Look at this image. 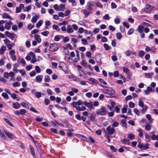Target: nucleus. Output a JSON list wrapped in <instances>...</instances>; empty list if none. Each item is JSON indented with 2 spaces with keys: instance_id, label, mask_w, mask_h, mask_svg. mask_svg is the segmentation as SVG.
<instances>
[{
  "instance_id": "1",
  "label": "nucleus",
  "mask_w": 158,
  "mask_h": 158,
  "mask_svg": "<svg viewBox=\"0 0 158 158\" xmlns=\"http://www.w3.org/2000/svg\"><path fill=\"white\" fill-rule=\"evenodd\" d=\"M107 109L104 107H102L101 108L97 110L96 111L97 114H99L101 115H105L108 113Z\"/></svg>"
},
{
  "instance_id": "2",
  "label": "nucleus",
  "mask_w": 158,
  "mask_h": 158,
  "mask_svg": "<svg viewBox=\"0 0 158 158\" xmlns=\"http://www.w3.org/2000/svg\"><path fill=\"white\" fill-rule=\"evenodd\" d=\"M95 4V2L94 1L88 2L86 6V9L91 12L93 10L92 6H94Z\"/></svg>"
},
{
  "instance_id": "3",
  "label": "nucleus",
  "mask_w": 158,
  "mask_h": 158,
  "mask_svg": "<svg viewBox=\"0 0 158 158\" xmlns=\"http://www.w3.org/2000/svg\"><path fill=\"white\" fill-rule=\"evenodd\" d=\"M58 48L56 43L51 44L49 47V50L51 51H57Z\"/></svg>"
},
{
  "instance_id": "4",
  "label": "nucleus",
  "mask_w": 158,
  "mask_h": 158,
  "mask_svg": "<svg viewBox=\"0 0 158 158\" xmlns=\"http://www.w3.org/2000/svg\"><path fill=\"white\" fill-rule=\"evenodd\" d=\"M59 67L61 70L64 71H67L68 69L67 65L64 62L60 63L59 64Z\"/></svg>"
},
{
  "instance_id": "5",
  "label": "nucleus",
  "mask_w": 158,
  "mask_h": 158,
  "mask_svg": "<svg viewBox=\"0 0 158 158\" xmlns=\"http://www.w3.org/2000/svg\"><path fill=\"white\" fill-rule=\"evenodd\" d=\"M153 8V7L149 4H147L145 8L144 11L146 13H148L150 12Z\"/></svg>"
},
{
  "instance_id": "6",
  "label": "nucleus",
  "mask_w": 158,
  "mask_h": 158,
  "mask_svg": "<svg viewBox=\"0 0 158 158\" xmlns=\"http://www.w3.org/2000/svg\"><path fill=\"white\" fill-rule=\"evenodd\" d=\"M106 130L108 133L109 135L113 134L115 132V129L114 128L111 127L110 126H108L106 128Z\"/></svg>"
},
{
  "instance_id": "7",
  "label": "nucleus",
  "mask_w": 158,
  "mask_h": 158,
  "mask_svg": "<svg viewBox=\"0 0 158 158\" xmlns=\"http://www.w3.org/2000/svg\"><path fill=\"white\" fill-rule=\"evenodd\" d=\"M26 110L24 109H21L19 110H16L14 112V114L17 115H19L21 114L23 115L26 113Z\"/></svg>"
},
{
  "instance_id": "8",
  "label": "nucleus",
  "mask_w": 158,
  "mask_h": 158,
  "mask_svg": "<svg viewBox=\"0 0 158 158\" xmlns=\"http://www.w3.org/2000/svg\"><path fill=\"white\" fill-rule=\"evenodd\" d=\"M103 92L105 94H108V95H113L115 93V91L113 89H104L103 90Z\"/></svg>"
},
{
  "instance_id": "9",
  "label": "nucleus",
  "mask_w": 158,
  "mask_h": 158,
  "mask_svg": "<svg viewBox=\"0 0 158 158\" xmlns=\"http://www.w3.org/2000/svg\"><path fill=\"white\" fill-rule=\"evenodd\" d=\"M43 76L41 75H39L36 76L35 79V81L37 83H41L42 81Z\"/></svg>"
},
{
  "instance_id": "10",
  "label": "nucleus",
  "mask_w": 158,
  "mask_h": 158,
  "mask_svg": "<svg viewBox=\"0 0 158 158\" xmlns=\"http://www.w3.org/2000/svg\"><path fill=\"white\" fill-rule=\"evenodd\" d=\"M12 24V23L10 21L6 23L5 26V28L7 30L9 29L11 27Z\"/></svg>"
},
{
  "instance_id": "11",
  "label": "nucleus",
  "mask_w": 158,
  "mask_h": 158,
  "mask_svg": "<svg viewBox=\"0 0 158 158\" xmlns=\"http://www.w3.org/2000/svg\"><path fill=\"white\" fill-rule=\"evenodd\" d=\"M72 27L71 25H68L67 29V31L68 33H72L73 32V30Z\"/></svg>"
},
{
  "instance_id": "12",
  "label": "nucleus",
  "mask_w": 158,
  "mask_h": 158,
  "mask_svg": "<svg viewBox=\"0 0 158 158\" xmlns=\"http://www.w3.org/2000/svg\"><path fill=\"white\" fill-rule=\"evenodd\" d=\"M91 11H89V10L86 9H84L83 10V13L85 15V18H87V16L91 13Z\"/></svg>"
},
{
  "instance_id": "13",
  "label": "nucleus",
  "mask_w": 158,
  "mask_h": 158,
  "mask_svg": "<svg viewBox=\"0 0 158 158\" xmlns=\"http://www.w3.org/2000/svg\"><path fill=\"white\" fill-rule=\"evenodd\" d=\"M12 105L14 108L16 109H18L20 106V104L17 102L13 103Z\"/></svg>"
},
{
  "instance_id": "14",
  "label": "nucleus",
  "mask_w": 158,
  "mask_h": 158,
  "mask_svg": "<svg viewBox=\"0 0 158 158\" xmlns=\"http://www.w3.org/2000/svg\"><path fill=\"white\" fill-rule=\"evenodd\" d=\"M83 102L81 101V100H79L77 102H73L72 103V105H74L75 104V105H81L83 104Z\"/></svg>"
},
{
  "instance_id": "15",
  "label": "nucleus",
  "mask_w": 158,
  "mask_h": 158,
  "mask_svg": "<svg viewBox=\"0 0 158 158\" xmlns=\"http://www.w3.org/2000/svg\"><path fill=\"white\" fill-rule=\"evenodd\" d=\"M21 104L23 107L25 108H27L28 109H29V105H30V104L28 102H22L21 103Z\"/></svg>"
},
{
  "instance_id": "16",
  "label": "nucleus",
  "mask_w": 158,
  "mask_h": 158,
  "mask_svg": "<svg viewBox=\"0 0 158 158\" xmlns=\"http://www.w3.org/2000/svg\"><path fill=\"white\" fill-rule=\"evenodd\" d=\"M96 117V114L94 113H92L89 116L90 120L92 122H94Z\"/></svg>"
},
{
  "instance_id": "17",
  "label": "nucleus",
  "mask_w": 158,
  "mask_h": 158,
  "mask_svg": "<svg viewBox=\"0 0 158 158\" xmlns=\"http://www.w3.org/2000/svg\"><path fill=\"white\" fill-rule=\"evenodd\" d=\"M77 136L79 138L82 139V140L85 141L86 142H88L87 140L88 138L85 137L83 136V135H80V134H77Z\"/></svg>"
},
{
  "instance_id": "18",
  "label": "nucleus",
  "mask_w": 158,
  "mask_h": 158,
  "mask_svg": "<svg viewBox=\"0 0 158 158\" xmlns=\"http://www.w3.org/2000/svg\"><path fill=\"white\" fill-rule=\"evenodd\" d=\"M29 147L31 154L34 157H35V153L33 147L31 145H30Z\"/></svg>"
},
{
  "instance_id": "19",
  "label": "nucleus",
  "mask_w": 158,
  "mask_h": 158,
  "mask_svg": "<svg viewBox=\"0 0 158 158\" xmlns=\"http://www.w3.org/2000/svg\"><path fill=\"white\" fill-rule=\"evenodd\" d=\"M143 26L142 25H140L138 27L137 30L139 32H141L142 31H143Z\"/></svg>"
},
{
  "instance_id": "20",
  "label": "nucleus",
  "mask_w": 158,
  "mask_h": 158,
  "mask_svg": "<svg viewBox=\"0 0 158 158\" xmlns=\"http://www.w3.org/2000/svg\"><path fill=\"white\" fill-rule=\"evenodd\" d=\"M6 135V136H7L9 138V139H12L13 137V135L11 133L8 131H5Z\"/></svg>"
},
{
  "instance_id": "21",
  "label": "nucleus",
  "mask_w": 158,
  "mask_h": 158,
  "mask_svg": "<svg viewBox=\"0 0 158 158\" xmlns=\"http://www.w3.org/2000/svg\"><path fill=\"white\" fill-rule=\"evenodd\" d=\"M45 29H48L49 28L48 26L51 25V23L49 21L46 20L45 22Z\"/></svg>"
},
{
  "instance_id": "22",
  "label": "nucleus",
  "mask_w": 158,
  "mask_h": 158,
  "mask_svg": "<svg viewBox=\"0 0 158 158\" xmlns=\"http://www.w3.org/2000/svg\"><path fill=\"white\" fill-rule=\"evenodd\" d=\"M152 126L149 123H147L145 125V129L147 131H150L151 129Z\"/></svg>"
},
{
  "instance_id": "23",
  "label": "nucleus",
  "mask_w": 158,
  "mask_h": 158,
  "mask_svg": "<svg viewBox=\"0 0 158 158\" xmlns=\"http://www.w3.org/2000/svg\"><path fill=\"white\" fill-rule=\"evenodd\" d=\"M0 136L1 138H3L4 140H6L7 139V137L5 136L4 133L2 130L0 131Z\"/></svg>"
},
{
  "instance_id": "24",
  "label": "nucleus",
  "mask_w": 158,
  "mask_h": 158,
  "mask_svg": "<svg viewBox=\"0 0 158 158\" xmlns=\"http://www.w3.org/2000/svg\"><path fill=\"white\" fill-rule=\"evenodd\" d=\"M38 18L39 17L38 16L36 15H35V16H33L31 19V22L33 23H35L37 21Z\"/></svg>"
},
{
  "instance_id": "25",
  "label": "nucleus",
  "mask_w": 158,
  "mask_h": 158,
  "mask_svg": "<svg viewBox=\"0 0 158 158\" xmlns=\"http://www.w3.org/2000/svg\"><path fill=\"white\" fill-rule=\"evenodd\" d=\"M40 35H36L34 36V38L35 40H36V41L39 43H40L41 42V40L40 38Z\"/></svg>"
},
{
  "instance_id": "26",
  "label": "nucleus",
  "mask_w": 158,
  "mask_h": 158,
  "mask_svg": "<svg viewBox=\"0 0 158 158\" xmlns=\"http://www.w3.org/2000/svg\"><path fill=\"white\" fill-rule=\"evenodd\" d=\"M123 71L126 73V74L127 75H129L130 73V70L125 67H124L123 68Z\"/></svg>"
},
{
  "instance_id": "27",
  "label": "nucleus",
  "mask_w": 158,
  "mask_h": 158,
  "mask_svg": "<svg viewBox=\"0 0 158 158\" xmlns=\"http://www.w3.org/2000/svg\"><path fill=\"white\" fill-rule=\"evenodd\" d=\"M2 18H3L8 19H12L10 16L7 13H5L4 14Z\"/></svg>"
},
{
  "instance_id": "28",
  "label": "nucleus",
  "mask_w": 158,
  "mask_h": 158,
  "mask_svg": "<svg viewBox=\"0 0 158 158\" xmlns=\"http://www.w3.org/2000/svg\"><path fill=\"white\" fill-rule=\"evenodd\" d=\"M144 75L146 77L150 78L153 76V73H145Z\"/></svg>"
},
{
  "instance_id": "29",
  "label": "nucleus",
  "mask_w": 158,
  "mask_h": 158,
  "mask_svg": "<svg viewBox=\"0 0 158 158\" xmlns=\"http://www.w3.org/2000/svg\"><path fill=\"white\" fill-rule=\"evenodd\" d=\"M17 62L19 63L22 64H25V62L23 59L19 58L17 60Z\"/></svg>"
},
{
  "instance_id": "30",
  "label": "nucleus",
  "mask_w": 158,
  "mask_h": 158,
  "mask_svg": "<svg viewBox=\"0 0 158 158\" xmlns=\"http://www.w3.org/2000/svg\"><path fill=\"white\" fill-rule=\"evenodd\" d=\"M65 9V6L64 4H61L59 6V11H62L64 10Z\"/></svg>"
},
{
  "instance_id": "31",
  "label": "nucleus",
  "mask_w": 158,
  "mask_h": 158,
  "mask_svg": "<svg viewBox=\"0 0 158 158\" xmlns=\"http://www.w3.org/2000/svg\"><path fill=\"white\" fill-rule=\"evenodd\" d=\"M127 106H124L123 108L121 109V112L122 113H125L127 112Z\"/></svg>"
},
{
  "instance_id": "32",
  "label": "nucleus",
  "mask_w": 158,
  "mask_h": 158,
  "mask_svg": "<svg viewBox=\"0 0 158 158\" xmlns=\"http://www.w3.org/2000/svg\"><path fill=\"white\" fill-rule=\"evenodd\" d=\"M43 22V21L42 20H40L36 24V26L37 27L39 28L41 26Z\"/></svg>"
},
{
  "instance_id": "33",
  "label": "nucleus",
  "mask_w": 158,
  "mask_h": 158,
  "mask_svg": "<svg viewBox=\"0 0 158 158\" xmlns=\"http://www.w3.org/2000/svg\"><path fill=\"white\" fill-rule=\"evenodd\" d=\"M103 46L106 50L110 49L111 48L110 46H109L108 44H104L103 45Z\"/></svg>"
},
{
  "instance_id": "34",
  "label": "nucleus",
  "mask_w": 158,
  "mask_h": 158,
  "mask_svg": "<svg viewBox=\"0 0 158 158\" xmlns=\"http://www.w3.org/2000/svg\"><path fill=\"white\" fill-rule=\"evenodd\" d=\"M146 117L147 119L148 120V121L149 123H152V119L150 115L149 114H147L146 115Z\"/></svg>"
},
{
  "instance_id": "35",
  "label": "nucleus",
  "mask_w": 158,
  "mask_h": 158,
  "mask_svg": "<svg viewBox=\"0 0 158 158\" xmlns=\"http://www.w3.org/2000/svg\"><path fill=\"white\" fill-rule=\"evenodd\" d=\"M126 120L125 119H122L121 121V123L122 124L123 126H124L126 127H127V124L126 123Z\"/></svg>"
},
{
  "instance_id": "36",
  "label": "nucleus",
  "mask_w": 158,
  "mask_h": 158,
  "mask_svg": "<svg viewBox=\"0 0 158 158\" xmlns=\"http://www.w3.org/2000/svg\"><path fill=\"white\" fill-rule=\"evenodd\" d=\"M50 77L48 75H46L44 76V81L45 82H48L50 81Z\"/></svg>"
},
{
  "instance_id": "37",
  "label": "nucleus",
  "mask_w": 158,
  "mask_h": 158,
  "mask_svg": "<svg viewBox=\"0 0 158 158\" xmlns=\"http://www.w3.org/2000/svg\"><path fill=\"white\" fill-rule=\"evenodd\" d=\"M52 28L53 29L56 30L57 31H59L60 30V29L59 28L58 26L55 24H53L52 25Z\"/></svg>"
},
{
  "instance_id": "38",
  "label": "nucleus",
  "mask_w": 158,
  "mask_h": 158,
  "mask_svg": "<svg viewBox=\"0 0 158 158\" xmlns=\"http://www.w3.org/2000/svg\"><path fill=\"white\" fill-rule=\"evenodd\" d=\"M134 31V29L133 28H131L128 30L127 34L128 35H131L133 33Z\"/></svg>"
},
{
  "instance_id": "39",
  "label": "nucleus",
  "mask_w": 158,
  "mask_h": 158,
  "mask_svg": "<svg viewBox=\"0 0 158 158\" xmlns=\"http://www.w3.org/2000/svg\"><path fill=\"white\" fill-rule=\"evenodd\" d=\"M143 108V109L141 110V112L142 114H144L147 109L148 106L146 105H145L144 107Z\"/></svg>"
},
{
  "instance_id": "40",
  "label": "nucleus",
  "mask_w": 158,
  "mask_h": 158,
  "mask_svg": "<svg viewBox=\"0 0 158 158\" xmlns=\"http://www.w3.org/2000/svg\"><path fill=\"white\" fill-rule=\"evenodd\" d=\"M5 121L8 124L12 127L13 126V125L12 123L9 121V120L7 118H5L4 119Z\"/></svg>"
},
{
  "instance_id": "41",
  "label": "nucleus",
  "mask_w": 158,
  "mask_h": 158,
  "mask_svg": "<svg viewBox=\"0 0 158 158\" xmlns=\"http://www.w3.org/2000/svg\"><path fill=\"white\" fill-rule=\"evenodd\" d=\"M68 2H69L72 3V5L73 6H76L77 5V3L76 2L75 0H68Z\"/></svg>"
},
{
  "instance_id": "42",
  "label": "nucleus",
  "mask_w": 158,
  "mask_h": 158,
  "mask_svg": "<svg viewBox=\"0 0 158 158\" xmlns=\"http://www.w3.org/2000/svg\"><path fill=\"white\" fill-rule=\"evenodd\" d=\"M2 96L6 99H8L9 98V97L7 94L5 93H3L2 94Z\"/></svg>"
},
{
  "instance_id": "43",
  "label": "nucleus",
  "mask_w": 158,
  "mask_h": 158,
  "mask_svg": "<svg viewBox=\"0 0 158 158\" xmlns=\"http://www.w3.org/2000/svg\"><path fill=\"white\" fill-rule=\"evenodd\" d=\"M145 52L142 50H140L139 53V56L140 57L143 56L145 55Z\"/></svg>"
},
{
  "instance_id": "44",
  "label": "nucleus",
  "mask_w": 158,
  "mask_h": 158,
  "mask_svg": "<svg viewBox=\"0 0 158 158\" xmlns=\"http://www.w3.org/2000/svg\"><path fill=\"white\" fill-rule=\"evenodd\" d=\"M114 22L115 23L118 24L120 23V19L118 17L115 18L114 19Z\"/></svg>"
},
{
  "instance_id": "45",
  "label": "nucleus",
  "mask_w": 158,
  "mask_h": 158,
  "mask_svg": "<svg viewBox=\"0 0 158 158\" xmlns=\"http://www.w3.org/2000/svg\"><path fill=\"white\" fill-rule=\"evenodd\" d=\"M29 75L31 77H34V76H35V75H36V72L35 71L33 70V71H31V72L29 73Z\"/></svg>"
},
{
  "instance_id": "46",
  "label": "nucleus",
  "mask_w": 158,
  "mask_h": 158,
  "mask_svg": "<svg viewBox=\"0 0 158 158\" xmlns=\"http://www.w3.org/2000/svg\"><path fill=\"white\" fill-rule=\"evenodd\" d=\"M49 32L48 31H45L41 33V34L45 36H47Z\"/></svg>"
},
{
  "instance_id": "47",
  "label": "nucleus",
  "mask_w": 158,
  "mask_h": 158,
  "mask_svg": "<svg viewBox=\"0 0 158 158\" xmlns=\"http://www.w3.org/2000/svg\"><path fill=\"white\" fill-rule=\"evenodd\" d=\"M36 72L37 73H40L41 72V70L40 67L38 66H36L35 67Z\"/></svg>"
},
{
  "instance_id": "48",
  "label": "nucleus",
  "mask_w": 158,
  "mask_h": 158,
  "mask_svg": "<svg viewBox=\"0 0 158 158\" xmlns=\"http://www.w3.org/2000/svg\"><path fill=\"white\" fill-rule=\"evenodd\" d=\"M41 94L40 92H35V95L36 97L38 98H40L41 97Z\"/></svg>"
},
{
  "instance_id": "49",
  "label": "nucleus",
  "mask_w": 158,
  "mask_h": 158,
  "mask_svg": "<svg viewBox=\"0 0 158 158\" xmlns=\"http://www.w3.org/2000/svg\"><path fill=\"white\" fill-rule=\"evenodd\" d=\"M81 41H82V44L83 45H86L88 44V42L87 40L85 39H82L81 40Z\"/></svg>"
},
{
  "instance_id": "50",
  "label": "nucleus",
  "mask_w": 158,
  "mask_h": 158,
  "mask_svg": "<svg viewBox=\"0 0 158 158\" xmlns=\"http://www.w3.org/2000/svg\"><path fill=\"white\" fill-rule=\"evenodd\" d=\"M103 18L104 19L106 20H109L110 19V17L108 14H106Z\"/></svg>"
},
{
  "instance_id": "51",
  "label": "nucleus",
  "mask_w": 158,
  "mask_h": 158,
  "mask_svg": "<svg viewBox=\"0 0 158 158\" xmlns=\"http://www.w3.org/2000/svg\"><path fill=\"white\" fill-rule=\"evenodd\" d=\"M20 85V83L17 81L13 83V85L14 87L19 86Z\"/></svg>"
},
{
  "instance_id": "52",
  "label": "nucleus",
  "mask_w": 158,
  "mask_h": 158,
  "mask_svg": "<svg viewBox=\"0 0 158 158\" xmlns=\"http://www.w3.org/2000/svg\"><path fill=\"white\" fill-rule=\"evenodd\" d=\"M138 131L139 133V136L140 137H142L143 135V131L142 129L141 128L139 129Z\"/></svg>"
},
{
  "instance_id": "53",
  "label": "nucleus",
  "mask_w": 158,
  "mask_h": 158,
  "mask_svg": "<svg viewBox=\"0 0 158 158\" xmlns=\"http://www.w3.org/2000/svg\"><path fill=\"white\" fill-rule=\"evenodd\" d=\"M85 55L87 57L90 58L92 55V53L90 51H87L85 53Z\"/></svg>"
},
{
  "instance_id": "54",
  "label": "nucleus",
  "mask_w": 158,
  "mask_h": 158,
  "mask_svg": "<svg viewBox=\"0 0 158 158\" xmlns=\"http://www.w3.org/2000/svg\"><path fill=\"white\" fill-rule=\"evenodd\" d=\"M134 111L137 115H139L140 114L139 111L137 108H135L134 109Z\"/></svg>"
},
{
  "instance_id": "55",
  "label": "nucleus",
  "mask_w": 158,
  "mask_h": 158,
  "mask_svg": "<svg viewBox=\"0 0 158 158\" xmlns=\"http://www.w3.org/2000/svg\"><path fill=\"white\" fill-rule=\"evenodd\" d=\"M4 41L6 46L9 44L10 42V41L8 39H6L4 40Z\"/></svg>"
},
{
  "instance_id": "56",
  "label": "nucleus",
  "mask_w": 158,
  "mask_h": 158,
  "mask_svg": "<svg viewBox=\"0 0 158 158\" xmlns=\"http://www.w3.org/2000/svg\"><path fill=\"white\" fill-rule=\"evenodd\" d=\"M79 73L80 76H81L83 74L85 75V73L81 69L77 70Z\"/></svg>"
},
{
  "instance_id": "57",
  "label": "nucleus",
  "mask_w": 158,
  "mask_h": 158,
  "mask_svg": "<svg viewBox=\"0 0 158 158\" xmlns=\"http://www.w3.org/2000/svg\"><path fill=\"white\" fill-rule=\"evenodd\" d=\"M46 72L47 74L49 75L51 74L52 73V70L49 69H47L46 70Z\"/></svg>"
},
{
  "instance_id": "58",
  "label": "nucleus",
  "mask_w": 158,
  "mask_h": 158,
  "mask_svg": "<svg viewBox=\"0 0 158 158\" xmlns=\"http://www.w3.org/2000/svg\"><path fill=\"white\" fill-rule=\"evenodd\" d=\"M116 37L118 40H120L122 37L121 34L120 33H118L116 34Z\"/></svg>"
},
{
  "instance_id": "59",
  "label": "nucleus",
  "mask_w": 158,
  "mask_h": 158,
  "mask_svg": "<svg viewBox=\"0 0 158 158\" xmlns=\"http://www.w3.org/2000/svg\"><path fill=\"white\" fill-rule=\"evenodd\" d=\"M119 123L117 122H114L112 124V126L113 127V128L114 127H117L119 125Z\"/></svg>"
},
{
  "instance_id": "60",
  "label": "nucleus",
  "mask_w": 158,
  "mask_h": 158,
  "mask_svg": "<svg viewBox=\"0 0 158 158\" xmlns=\"http://www.w3.org/2000/svg\"><path fill=\"white\" fill-rule=\"evenodd\" d=\"M83 104L84 105L88 108L90 106V105L91 104V103H89V102H87L86 101H85L83 103Z\"/></svg>"
},
{
  "instance_id": "61",
  "label": "nucleus",
  "mask_w": 158,
  "mask_h": 158,
  "mask_svg": "<svg viewBox=\"0 0 158 158\" xmlns=\"http://www.w3.org/2000/svg\"><path fill=\"white\" fill-rule=\"evenodd\" d=\"M20 73L21 74L22 76H24L26 74V72L23 69L21 70H19Z\"/></svg>"
},
{
  "instance_id": "62",
  "label": "nucleus",
  "mask_w": 158,
  "mask_h": 158,
  "mask_svg": "<svg viewBox=\"0 0 158 158\" xmlns=\"http://www.w3.org/2000/svg\"><path fill=\"white\" fill-rule=\"evenodd\" d=\"M72 27L75 31H77L78 29V27L76 24H73Z\"/></svg>"
},
{
  "instance_id": "63",
  "label": "nucleus",
  "mask_w": 158,
  "mask_h": 158,
  "mask_svg": "<svg viewBox=\"0 0 158 158\" xmlns=\"http://www.w3.org/2000/svg\"><path fill=\"white\" fill-rule=\"evenodd\" d=\"M128 138L129 139L132 140L134 138V135L132 134H129L128 135Z\"/></svg>"
},
{
  "instance_id": "64",
  "label": "nucleus",
  "mask_w": 158,
  "mask_h": 158,
  "mask_svg": "<svg viewBox=\"0 0 158 158\" xmlns=\"http://www.w3.org/2000/svg\"><path fill=\"white\" fill-rule=\"evenodd\" d=\"M139 105L142 107H144V103L143 102L139 101Z\"/></svg>"
}]
</instances>
